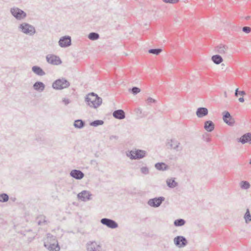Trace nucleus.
<instances>
[{
	"label": "nucleus",
	"instance_id": "nucleus-45",
	"mask_svg": "<svg viewBox=\"0 0 251 251\" xmlns=\"http://www.w3.org/2000/svg\"><path fill=\"white\" fill-rule=\"evenodd\" d=\"M206 142H210L211 141V139L210 138H207L206 139Z\"/></svg>",
	"mask_w": 251,
	"mask_h": 251
},
{
	"label": "nucleus",
	"instance_id": "nucleus-14",
	"mask_svg": "<svg viewBox=\"0 0 251 251\" xmlns=\"http://www.w3.org/2000/svg\"><path fill=\"white\" fill-rule=\"evenodd\" d=\"M237 140L242 144H251V133L247 132L244 134L240 138H237Z\"/></svg>",
	"mask_w": 251,
	"mask_h": 251
},
{
	"label": "nucleus",
	"instance_id": "nucleus-5",
	"mask_svg": "<svg viewBox=\"0 0 251 251\" xmlns=\"http://www.w3.org/2000/svg\"><path fill=\"white\" fill-rule=\"evenodd\" d=\"M70 82L65 78H59L54 81L52 84V87L55 90H62L70 86Z\"/></svg>",
	"mask_w": 251,
	"mask_h": 251
},
{
	"label": "nucleus",
	"instance_id": "nucleus-2",
	"mask_svg": "<svg viewBox=\"0 0 251 251\" xmlns=\"http://www.w3.org/2000/svg\"><path fill=\"white\" fill-rule=\"evenodd\" d=\"M85 101L91 107L97 108L102 103V99L94 92L87 94L85 98Z\"/></svg>",
	"mask_w": 251,
	"mask_h": 251
},
{
	"label": "nucleus",
	"instance_id": "nucleus-20",
	"mask_svg": "<svg viewBox=\"0 0 251 251\" xmlns=\"http://www.w3.org/2000/svg\"><path fill=\"white\" fill-rule=\"evenodd\" d=\"M113 116L115 119L119 120L124 119L126 117L124 111L122 109L115 110L113 112Z\"/></svg>",
	"mask_w": 251,
	"mask_h": 251
},
{
	"label": "nucleus",
	"instance_id": "nucleus-18",
	"mask_svg": "<svg viewBox=\"0 0 251 251\" xmlns=\"http://www.w3.org/2000/svg\"><path fill=\"white\" fill-rule=\"evenodd\" d=\"M228 50V47L223 44H220L215 48V51L221 54L226 53Z\"/></svg>",
	"mask_w": 251,
	"mask_h": 251
},
{
	"label": "nucleus",
	"instance_id": "nucleus-6",
	"mask_svg": "<svg viewBox=\"0 0 251 251\" xmlns=\"http://www.w3.org/2000/svg\"><path fill=\"white\" fill-rule=\"evenodd\" d=\"M10 11L11 15L17 20H23L27 16L26 13L24 11L18 7L11 8Z\"/></svg>",
	"mask_w": 251,
	"mask_h": 251
},
{
	"label": "nucleus",
	"instance_id": "nucleus-3",
	"mask_svg": "<svg viewBox=\"0 0 251 251\" xmlns=\"http://www.w3.org/2000/svg\"><path fill=\"white\" fill-rule=\"evenodd\" d=\"M126 155L131 160H139L145 157L147 155V152L142 150L135 149L127 151Z\"/></svg>",
	"mask_w": 251,
	"mask_h": 251
},
{
	"label": "nucleus",
	"instance_id": "nucleus-37",
	"mask_svg": "<svg viewBox=\"0 0 251 251\" xmlns=\"http://www.w3.org/2000/svg\"><path fill=\"white\" fill-rule=\"evenodd\" d=\"M141 172L144 175L149 174V169L147 167H142L140 169Z\"/></svg>",
	"mask_w": 251,
	"mask_h": 251
},
{
	"label": "nucleus",
	"instance_id": "nucleus-48",
	"mask_svg": "<svg viewBox=\"0 0 251 251\" xmlns=\"http://www.w3.org/2000/svg\"><path fill=\"white\" fill-rule=\"evenodd\" d=\"M11 200H12V201H14L16 200V198H13V199L11 198Z\"/></svg>",
	"mask_w": 251,
	"mask_h": 251
},
{
	"label": "nucleus",
	"instance_id": "nucleus-23",
	"mask_svg": "<svg viewBox=\"0 0 251 251\" xmlns=\"http://www.w3.org/2000/svg\"><path fill=\"white\" fill-rule=\"evenodd\" d=\"M32 71L36 75L43 76L46 75L43 70L38 66H33L31 68Z\"/></svg>",
	"mask_w": 251,
	"mask_h": 251
},
{
	"label": "nucleus",
	"instance_id": "nucleus-32",
	"mask_svg": "<svg viewBox=\"0 0 251 251\" xmlns=\"http://www.w3.org/2000/svg\"><path fill=\"white\" fill-rule=\"evenodd\" d=\"M88 37L90 40L94 41L99 39L100 35L98 33L91 32L89 34Z\"/></svg>",
	"mask_w": 251,
	"mask_h": 251
},
{
	"label": "nucleus",
	"instance_id": "nucleus-39",
	"mask_svg": "<svg viewBox=\"0 0 251 251\" xmlns=\"http://www.w3.org/2000/svg\"><path fill=\"white\" fill-rule=\"evenodd\" d=\"M163 1L166 3L175 4L177 3L179 0H162Z\"/></svg>",
	"mask_w": 251,
	"mask_h": 251
},
{
	"label": "nucleus",
	"instance_id": "nucleus-22",
	"mask_svg": "<svg viewBox=\"0 0 251 251\" xmlns=\"http://www.w3.org/2000/svg\"><path fill=\"white\" fill-rule=\"evenodd\" d=\"M215 127V125L213 122L211 121H206L204 124V128L207 132H212Z\"/></svg>",
	"mask_w": 251,
	"mask_h": 251
},
{
	"label": "nucleus",
	"instance_id": "nucleus-43",
	"mask_svg": "<svg viewBox=\"0 0 251 251\" xmlns=\"http://www.w3.org/2000/svg\"><path fill=\"white\" fill-rule=\"evenodd\" d=\"M113 139H118V136H116V135H111L110 137V140H112Z\"/></svg>",
	"mask_w": 251,
	"mask_h": 251
},
{
	"label": "nucleus",
	"instance_id": "nucleus-27",
	"mask_svg": "<svg viewBox=\"0 0 251 251\" xmlns=\"http://www.w3.org/2000/svg\"><path fill=\"white\" fill-rule=\"evenodd\" d=\"M212 61L216 64H220L223 61L222 57L219 54L214 55L211 57Z\"/></svg>",
	"mask_w": 251,
	"mask_h": 251
},
{
	"label": "nucleus",
	"instance_id": "nucleus-13",
	"mask_svg": "<svg viewBox=\"0 0 251 251\" xmlns=\"http://www.w3.org/2000/svg\"><path fill=\"white\" fill-rule=\"evenodd\" d=\"M59 45L62 48H66L71 45V38L69 36L62 37L59 40Z\"/></svg>",
	"mask_w": 251,
	"mask_h": 251
},
{
	"label": "nucleus",
	"instance_id": "nucleus-17",
	"mask_svg": "<svg viewBox=\"0 0 251 251\" xmlns=\"http://www.w3.org/2000/svg\"><path fill=\"white\" fill-rule=\"evenodd\" d=\"M180 143L175 139H171L168 141L167 145L170 146L171 149H173L176 151H181L182 149L179 148Z\"/></svg>",
	"mask_w": 251,
	"mask_h": 251
},
{
	"label": "nucleus",
	"instance_id": "nucleus-15",
	"mask_svg": "<svg viewBox=\"0 0 251 251\" xmlns=\"http://www.w3.org/2000/svg\"><path fill=\"white\" fill-rule=\"evenodd\" d=\"M70 175L77 180H80L84 176V174L81 171L76 169L72 170L70 173Z\"/></svg>",
	"mask_w": 251,
	"mask_h": 251
},
{
	"label": "nucleus",
	"instance_id": "nucleus-42",
	"mask_svg": "<svg viewBox=\"0 0 251 251\" xmlns=\"http://www.w3.org/2000/svg\"><path fill=\"white\" fill-rule=\"evenodd\" d=\"M62 101L65 104V105H67L69 103H70L71 101L69 99H66V98H64L63 100H62Z\"/></svg>",
	"mask_w": 251,
	"mask_h": 251
},
{
	"label": "nucleus",
	"instance_id": "nucleus-8",
	"mask_svg": "<svg viewBox=\"0 0 251 251\" xmlns=\"http://www.w3.org/2000/svg\"><path fill=\"white\" fill-rule=\"evenodd\" d=\"M174 242L175 245L179 248L185 247L188 244L186 238L183 236H177L175 237Z\"/></svg>",
	"mask_w": 251,
	"mask_h": 251
},
{
	"label": "nucleus",
	"instance_id": "nucleus-29",
	"mask_svg": "<svg viewBox=\"0 0 251 251\" xmlns=\"http://www.w3.org/2000/svg\"><path fill=\"white\" fill-rule=\"evenodd\" d=\"M244 218L245 220V222L248 224L251 222V214L250 213L249 209L248 208L246 210V212L244 214Z\"/></svg>",
	"mask_w": 251,
	"mask_h": 251
},
{
	"label": "nucleus",
	"instance_id": "nucleus-31",
	"mask_svg": "<svg viewBox=\"0 0 251 251\" xmlns=\"http://www.w3.org/2000/svg\"><path fill=\"white\" fill-rule=\"evenodd\" d=\"M186 221L183 219H178L174 221V225L176 226H181L185 225Z\"/></svg>",
	"mask_w": 251,
	"mask_h": 251
},
{
	"label": "nucleus",
	"instance_id": "nucleus-19",
	"mask_svg": "<svg viewBox=\"0 0 251 251\" xmlns=\"http://www.w3.org/2000/svg\"><path fill=\"white\" fill-rule=\"evenodd\" d=\"M33 89L39 92H43L45 88V85L41 81H36L33 85Z\"/></svg>",
	"mask_w": 251,
	"mask_h": 251
},
{
	"label": "nucleus",
	"instance_id": "nucleus-46",
	"mask_svg": "<svg viewBox=\"0 0 251 251\" xmlns=\"http://www.w3.org/2000/svg\"><path fill=\"white\" fill-rule=\"evenodd\" d=\"M96 160H92L91 161V164H93V163H96Z\"/></svg>",
	"mask_w": 251,
	"mask_h": 251
},
{
	"label": "nucleus",
	"instance_id": "nucleus-4",
	"mask_svg": "<svg viewBox=\"0 0 251 251\" xmlns=\"http://www.w3.org/2000/svg\"><path fill=\"white\" fill-rule=\"evenodd\" d=\"M18 28L19 30L23 33L30 36L34 35L36 32L35 27L33 25L26 23L21 24L19 25Z\"/></svg>",
	"mask_w": 251,
	"mask_h": 251
},
{
	"label": "nucleus",
	"instance_id": "nucleus-10",
	"mask_svg": "<svg viewBox=\"0 0 251 251\" xmlns=\"http://www.w3.org/2000/svg\"><path fill=\"white\" fill-rule=\"evenodd\" d=\"M46 60L49 63L54 65H58L62 63L59 57L53 54L47 55L46 56Z\"/></svg>",
	"mask_w": 251,
	"mask_h": 251
},
{
	"label": "nucleus",
	"instance_id": "nucleus-40",
	"mask_svg": "<svg viewBox=\"0 0 251 251\" xmlns=\"http://www.w3.org/2000/svg\"><path fill=\"white\" fill-rule=\"evenodd\" d=\"M242 31L246 33H249L251 31V28L249 26H244L242 28Z\"/></svg>",
	"mask_w": 251,
	"mask_h": 251
},
{
	"label": "nucleus",
	"instance_id": "nucleus-34",
	"mask_svg": "<svg viewBox=\"0 0 251 251\" xmlns=\"http://www.w3.org/2000/svg\"><path fill=\"white\" fill-rule=\"evenodd\" d=\"M9 200V196L6 193L0 194V202H5Z\"/></svg>",
	"mask_w": 251,
	"mask_h": 251
},
{
	"label": "nucleus",
	"instance_id": "nucleus-1",
	"mask_svg": "<svg viewBox=\"0 0 251 251\" xmlns=\"http://www.w3.org/2000/svg\"><path fill=\"white\" fill-rule=\"evenodd\" d=\"M44 246L48 251H59L60 247L56 237L50 233H47L44 238Z\"/></svg>",
	"mask_w": 251,
	"mask_h": 251
},
{
	"label": "nucleus",
	"instance_id": "nucleus-30",
	"mask_svg": "<svg viewBox=\"0 0 251 251\" xmlns=\"http://www.w3.org/2000/svg\"><path fill=\"white\" fill-rule=\"evenodd\" d=\"M104 121L101 120H97L90 122V125L94 127H97L103 125Z\"/></svg>",
	"mask_w": 251,
	"mask_h": 251
},
{
	"label": "nucleus",
	"instance_id": "nucleus-11",
	"mask_svg": "<svg viewBox=\"0 0 251 251\" xmlns=\"http://www.w3.org/2000/svg\"><path fill=\"white\" fill-rule=\"evenodd\" d=\"M223 119L225 123L230 126L234 125L235 121L229 112L225 111L223 113Z\"/></svg>",
	"mask_w": 251,
	"mask_h": 251
},
{
	"label": "nucleus",
	"instance_id": "nucleus-7",
	"mask_svg": "<svg viewBox=\"0 0 251 251\" xmlns=\"http://www.w3.org/2000/svg\"><path fill=\"white\" fill-rule=\"evenodd\" d=\"M165 200V198L162 196L155 197L149 199L147 203L149 206L152 207L156 208L160 206Z\"/></svg>",
	"mask_w": 251,
	"mask_h": 251
},
{
	"label": "nucleus",
	"instance_id": "nucleus-49",
	"mask_svg": "<svg viewBox=\"0 0 251 251\" xmlns=\"http://www.w3.org/2000/svg\"><path fill=\"white\" fill-rule=\"evenodd\" d=\"M249 164H250V165H251V159H250V160Z\"/></svg>",
	"mask_w": 251,
	"mask_h": 251
},
{
	"label": "nucleus",
	"instance_id": "nucleus-25",
	"mask_svg": "<svg viewBox=\"0 0 251 251\" xmlns=\"http://www.w3.org/2000/svg\"><path fill=\"white\" fill-rule=\"evenodd\" d=\"M37 222L38 225H47L49 222L46 220L45 216L41 215L37 217Z\"/></svg>",
	"mask_w": 251,
	"mask_h": 251
},
{
	"label": "nucleus",
	"instance_id": "nucleus-9",
	"mask_svg": "<svg viewBox=\"0 0 251 251\" xmlns=\"http://www.w3.org/2000/svg\"><path fill=\"white\" fill-rule=\"evenodd\" d=\"M100 223L110 228L114 229L118 227V224L114 220L106 218L100 220Z\"/></svg>",
	"mask_w": 251,
	"mask_h": 251
},
{
	"label": "nucleus",
	"instance_id": "nucleus-38",
	"mask_svg": "<svg viewBox=\"0 0 251 251\" xmlns=\"http://www.w3.org/2000/svg\"><path fill=\"white\" fill-rule=\"evenodd\" d=\"M245 94H246V92L244 91H239L238 88L235 90V96L236 97H238V95L243 96V95H245Z\"/></svg>",
	"mask_w": 251,
	"mask_h": 251
},
{
	"label": "nucleus",
	"instance_id": "nucleus-35",
	"mask_svg": "<svg viewBox=\"0 0 251 251\" xmlns=\"http://www.w3.org/2000/svg\"><path fill=\"white\" fill-rule=\"evenodd\" d=\"M250 184L247 181H242L240 183V186L243 189H248L250 187Z\"/></svg>",
	"mask_w": 251,
	"mask_h": 251
},
{
	"label": "nucleus",
	"instance_id": "nucleus-21",
	"mask_svg": "<svg viewBox=\"0 0 251 251\" xmlns=\"http://www.w3.org/2000/svg\"><path fill=\"white\" fill-rule=\"evenodd\" d=\"M208 113V110L206 107H199L196 111V115L199 118H202L206 116Z\"/></svg>",
	"mask_w": 251,
	"mask_h": 251
},
{
	"label": "nucleus",
	"instance_id": "nucleus-33",
	"mask_svg": "<svg viewBox=\"0 0 251 251\" xmlns=\"http://www.w3.org/2000/svg\"><path fill=\"white\" fill-rule=\"evenodd\" d=\"M162 51V50L160 48L151 49L148 50V52L155 55H158Z\"/></svg>",
	"mask_w": 251,
	"mask_h": 251
},
{
	"label": "nucleus",
	"instance_id": "nucleus-16",
	"mask_svg": "<svg viewBox=\"0 0 251 251\" xmlns=\"http://www.w3.org/2000/svg\"><path fill=\"white\" fill-rule=\"evenodd\" d=\"M87 251H100L101 247L95 241L89 242L87 244Z\"/></svg>",
	"mask_w": 251,
	"mask_h": 251
},
{
	"label": "nucleus",
	"instance_id": "nucleus-36",
	"mask_svg": "<svg viewBox=\"0 0 251 251\" xmlns=\"http://www.w3.org/2000/svg\"><path fill=\"white\" fill-rule=\"evenodd\" d=\"M141 91V90L139 88L137 87H132L131 88L129 89V92L131 93L134 95H135L139 93Z\"/></svg>",
	"mask_w": 251,
	"mask_h": 251
},
{
	"label": "nucleus",
	"instance_id": "nucleus-44",
	"mask_svg": "<svg viewBox=\"0 0 251 251\" xmlns=\"http://www.w3.org/2000/svg\"><path fill=\"white\" fill-rule=\"evenodd\" d=\"M239 101L240 102H243L244 101V99L243 97H241V98H240L239 99Z\"/></svg>",
	"mask_w": 251,
	"mask_h": 251
},
{
	"label": "nucleus",
	"instance_id": "nucleus-26",
	"mask_svg": "<svg viewBox=\"0 0 251 251\" xmlns=\"http://www.w3.org/2000/svg\"><path fill=\"white\" fill-rule=\"evenodd\" d=\"M85 122L81 119H78L75 121L74 126L78 129H81L85 126Z\"/></svg>",
	"mask_w": 251,
	"mask_h": 251
},
{
	"label": "nucleus",
	"instance_id": "nucleus-28",
	"mask_svg": "<svg viewBox=\"0 0 251 251\" xmlns=\"http://www.w3.org/2000/svg\"><path fill=\"white\" fill-rule=\"evenodd\" d=\"M167 186L170 188H174L177 186V183L175 181V178L167 179L166 180Z\"/></svg>",
	"mask_w": 251,
	"mask_h": 251
},
{
	"label": "nucleus",
	"instance_id": "nucleus-47",
	"mask_svg": "<svg viewBox=\"0 0 251 251\" xmlns=\"http://www.w3.org/2000/svg\"><path fill=\"white\" fill-rule=\"evenodd\" d=\"M245 18H246V19L247 20H249V19H250V17L247 16V17H246Z\"/></svg>",
	"mask_w": 251,
	"mask_h": 251
},
{
	"label": "nucleus",
	"instance_id": "nucleus-12",
	"mask_svg": "<svg viewBox=\"0 0 251 251\" xmlns=\"http://www.w3.org/2000/svg\"><path fill=\"white\" fill-rule=\"evenodd\" d=\"M92 194L91 193L86 190H83L77 194V198L83 201H90L92 199Z\"/></svg>",
	"mask_w": 251,
	"mask_h": 251
},
{
	"label": "nucleus",
	"instance_id": "nucleus-24",
	"mask_svg": "<svg viewBox=\"0 0 251 251\" xmlns=\"http://www.w3.org/2000/svg\"><path fill=\"white\" fill-rule=\"evenodd\" d=\"M154 167L159 171H166L169 169V166L164 162L156 163Z\"/></svg>",
	"mask_w": 251,
	"mask_h": 251
},
{
	"label": "nucleus",
	"instance_id": "nucleus-41",
	"mask_svg": "<svg viewBox=\"0 0 251 251\" xmlns=\"http://www.w3.org/2000/svg\"><path fill=\"white\" fill-rule=\"evenodd\" d=\"M147 102L148 104H151L152 103H155L156 100L151 97H149L147 100Z\"/></svg>",
	"mask_w": 251,
	"mask_h": 251
}]
</instances>
